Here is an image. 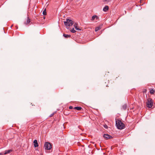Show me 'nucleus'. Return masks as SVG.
<instances>
[{
    "instance_id": "nucleus-1",
    "label": "nucleus",
    "mask_w": 155,
    "mask_h": 155,
    "mask_svg": "<svg viewBox=\"0 0 155 155\" xmlns=\"http://www.w3.org/2000/svg\"><path fill=\"white\" fill-rule=\"evenodd\" d=\"M116 125L117 128L119 129H122L124 128L125 125L124 124L120 119L116 120Z\"/></svg>"
},
{
    "instance_id": "nucleus-2",
    "label": "nucleus",
    "mask_w": 155,
    "mask_h": 155,
    "mask_svg": "<svg viewBox=\"0 0 155 155\" xmlns=\"http://www.w3.org/2000/svg\"><path fill=\"white\" fill-rule=\"evenodd\" d=\"M64 23L67 28H69L70 26H71L74 23L71 20L69 19H66V21H64Z\"/></svg>"
},
{
    "instance_id": "nucleus-3",
    "label": "nucleus",
    "mask_w": 155,
    "mask_h": 155,
    "mask_svg": "<svg viewBox=\"0 0 155 155\" xmlns=\"http://www.w3.org/2000/svg\"><path fill=\"white\" fill-rule=\"evenodd\" d=\"M147 107L149 108L152 107L153 104V102L152 99L150 98H148L147 100Z\"/></svg>"
},
{
    "instance_id": "nucleus-4",
    "label": "nucleus",
    "mask_w": 155,
    "mask_h": 155,
    "mask_svg": "<svg viewBox=\"0 0 155 155\" xmlns=\"http://www.w3.org/2000/svg\"><path fill=\"white\" fill-rule=\"evenodd\" d=\"M44 147L45 150H50L51 148V145L50 143L46 142L44 144Z\"/></svg>"
},
{
    "instance_id": "nucleus-5",
    "label": "nucleus",
    "mask_w": 155,
    "mask_h": 155,
    "mask_svg": "<svg viewBox=\"0 0 155 155\" xmlns=\"http://www.w3.org/2000/svg\"><path fill=\"white\" fill-rule=\"evenodd\" d=\"M103 137L105 139L107 140L112 138V137L108 134H104Z\"/></svg>"
},
{
    "instance_id": "nucleus-6",
    "label": "nucleus",
    "mask_w": 155,
    "mask_h": 155,
    "mask_svg": "<svg viewBox=\"0 0 155 155\" xmlns=\"http://www.w3.org/2000/svg\"><path fill=\"white\" fill-rule=\"evenodd\" d=\"M33 143H34V145L35 147H38V142H37V140H34V142H33Z\"/></svg>"
},
{
    "instance_id": "nucleus-7",
    "label": "nucleus",
    "mask_w": 155,
    "mask_h": 155,
    "mask_svg": "<svg viewBox=\"0 0 155 155\" xmlns=\"http://www.w3.org/2000/svg\"><path fill=\"white\" fill-rule=\"evenodd\" d=\"M98 17L96 15H93L92 18L91 20L92 21H94V19H95L96 20H97L98 19Z\"/></svg>"
},
{
    "instance_id": "nucleus-8",
    "label": "nucleus",
    "mask_w": 155,
    "mask_h": 155,
    "mask_svg": "<svg viewBox=\"0 0 155 155\" xmlns=\"http://www.w3.org/2000/svg\"><path fill=\"white\" fill-rule=\"evenodd\" d=\"M74 26L76 30H80V29L78 28V25L77 24L75 23L74 25Z\"/></svg>"
},
{
    "instance_id": "nucleus-9",
    "label": "nucleus",
    "mask_w": 155,
    "mask_h": 155,
    "mask_svg": "<svg viewBox=\"0 0 155 155\" xmlns=\"http://www.w3.org/2000/svg\"><path fill=\"white\" fill-rule=\"evenodd\" d=\"M109 7L107 5L105 6L104 8H103V10L105 12H107L108 9Z\"/></svg>"
},
{
    "instance_id": "nucleus-10",
    "label": "nucleus",
    "mask_w": 155,
    "mask_h": 155,
    "mask_svg": "<svg viewBox=\"0 0 155 155\" xmlns=\"http://www.w3.org/2000/svg\"><path fill=\"white\" fill-rule=\"evenodd\" d=\"M102 25H100L98 26L96 28L95 31H97L98 30L100 29L101 28Z\"/></svg>"
},
{
    "instance_id": "nucleus-11",
    "label": "nucleus",
    "mask_w": 155,
    "mask_h": 155,
    "mask_svg": "<svg viewBox=\"0 0 155 155\" xmlns=\"http://www.w3.org/2000/svg\"><path fill=\"white\" fill-rule=\"evenodd\" d=\"M30 19L28 17L27 18V20L25 22V24L26 25H28V24H29L30 23Z\"/></svg>"
},
{
    "instance_id": "nucleus-12",
    "label": "nucleus",
    "mask_w": 155,
    "mask_h": 155,
    "mask_svg": "<svg viewBox=\"0 0 155 155\" xmlns=\"http://www.w3.org/2000/svg\"><path fill=\"white\" fill-rule=\"evenodd\" d=\"M74 109L77 110H81L82 109V107H76L74 108Z\"/></svg>"
},
{
    "instance_id": "nucleus-13",
    "label": "nucleus",
    "mask_w": 155,
    "mask_h": 155,
    "mask_svg": "<svg viewBox=\"0 0 155 155\" xmlns=\"http://www.w3.org/2000/svg\"><path fill=\"white\" fill-rule=\"evenodd\" d=\"M127 107V106L126 104H124L122 106V109L124 110H126Z\"/></svg>"
},
{
    "instance_id": "nucleus-14",
    "label": "nucleus",
    "mask_w": 155,
    "mask_h": 155,
    "mask_svg": "<svg viewBox=\"0 0 155 155\" xmlns=\"http://www.w3.org/2000/svg\"><path fill=\"white\" fill-rule=\"evenodd\" d=\"M12 151V150H6L5 151V153H4V154H6L8 153H10Z\"/></svg>"
},
{
    "instance_id": "nucleus-15",
    "label": "nucleus",
    "mask_w": 155,
    "mask_h": 155,
    "mask_svg": "<svg viewBox=\"0 0 155 155\" xmlns=\"http://www.w3.org/2000/svg\"><path fill=\"white\" fill-rule=\"evenodd\" d=\"M63 36L65 38H70L71 37V35H67L66 34H63Z\"/></svg>"
},
{
    "instance_id": "nucleus-16",
    "label": "nucleus",
    "mask_w": 155,
    "mask_h": 155,
    "mask_svg": "<svg viewBox=\"0 0 155 155\" xmlns=\"http://www.w3.org/2000/svg\"><path fill=\"white\" fill-rule=\"evenodd\" d=\"M155 93V91L153 89H151L150 91V93L151 94H154Z\"/></svg>"
},
{
    "instance_id": "nucleus-17",
    "label": "nucleus",
    "mask_w": 155,
    "mask_h": 155,
    "mask_svg": "<svg viewBox=\"0 0 155 155\" xmlns=\"http://www.w3.org/2000/svg\"><path fill=\"white\" fill-rule=\"evenodd\" d=\"M47 13H46V9H45L43 12V14L44 15H46Z\"/></svg>"
},
{
    "instance_id": "nucleus-18",
    "label": "nucleus",
    "mask_w": 155,
    "mask_h": 155,
    "mask_svg": "<svg viewBox=\"0 0 155 155\" xmlns=\"http://www.w3.org/2000/svg\"><path fill=\"white\" fill-rule=\"evenodd\" d=\"M71 31L72 32V33H75V32H76V31L75 30H74V28H72Z\"/></svg>"
},
{
    "instance_id": "nucleus-19",
    "label": "nucleus",
    "mask_w": 155,
    "mask_h": 155,
    "mask_svg": "<svg viewBox=\"0 0 155 155\" xmlns=\"http://www.w3.org/2000/svg\"><path fill=\"white\" fill-rule=\"evenodd\" d=\"M69 108L70 109H74L73 107L72 106H70L69 107Z\"/></svg>"
},
{
    "instance_id": "nucleus-20",
    "label": "nucleus",
    "mask_w": 155,
    "mask_h": 155,
    "mask_svg": "<svg viewBox=\"0 0 155 155\" xmlns=\"http://www.w3.org/2000/svg\"><path fill=\"white\" fill-rule=\"evenodd\" d=\"M102 0L104 2H108L110 1V0Z\"/></svg>"
},
{
    "instance_id": "nucleus-21",
    "label": "nucleus",
    "mask_w": 155,
    "mask_h": 155,
    "mask_svg": "<svg viewBox=\"0 0 155 155\" xmlns=\"http://www.w3.org/2000/svg\"><path fill=\"white\" fill-rule=\"evenodd\" d=\"M147 90L146 89H144L143 90V93H146Z\"/></svg>"
},
{
    "instance_id": "nucleus-22",
    "label": "nucleus",
    "mask_w": 155,
    "mask_h": 155,
    "mask_svg": "<svg viewBox=\"0 0 155 155\" xmlns=\"http://www.w3.org/2000/svg\"><path fill=\"white\" fill-rule=\"evenodd\" d=\"M54 113H53V114H51L50 116V117H52L54 115Z\"/></svg>"
},
{
    "instance_id": "nucleus-23",
    "label": "nucleus",
    "mask_w": 155,
    "mask_h": 155,
    "mask_svg": "<svg viewBox=\"0 0 155 155\" xmlns=\"http://www.w3.org/2000/svg\"><path fill=\"white\" fill-rule=\"evenodd\" d=\"M0 155H3V153H0Z\"/></svg>"
},
{
    "instance_id": "nucleus-24",
    "label": "nucleus",
    "mask_w": 155,
    "mask_h": 155,
    "mask_svg": "<svg viewBox=\"0 0 155 155\" xmlns=\"http://www.w3.org/2000/svg\"><path fill=\"white\" fill-rule=\"evenodd\" d=\"M104 127L105 128H107V125H106V126H104Z\"/></svg>"
},
{
    "instance_id": "nucleus-25",
    "label": "nucleus",
    "mask_w": 155,
    "mask_h": 155,
    "mask_svg": "<svg viewBox=\"0 0 155 155\" xmlns=\"http://www.w3.org/2000/svg\"><path fill=\"white\" fill-rule=\"evenodd\" d=\"M44 19H45V17H44Z\"/></svg>"
}]
</instances>
